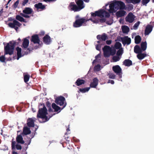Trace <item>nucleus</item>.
<instances>
[{"instance_id":"24","label":"nucleus","mask_w":154,"mask_h":154,"mask_svg":"<svg viewBox=\"0 0 154 154\" xmlns=\"http://www.w3.org/2000/svg\"><path fill=\"white\" fill-rule=\"evenodd\" d=\"M134 51L135 53L138 54L141 53L142 51L139 45H136L134 47Z\"/></svg>"},{"instance_id":"9","label":"nucleus","mask_w":154,"mask_h":154,"mask_svg":"<svg viewBox=\"0 0 154 154\" xmlns=\"http://www.w3.org/2000/svg\"><path fill=\"white\" fill-rule=\"evenodd\" d=\"M111 48L109 46H105L103 48L104 56L105 57H108L110 56V50Z\"/></svg>"},{"instance_id":"42","label":"nucleus","mask_w":154,"mask_h":154,"mask_svg":"<svg viewBox=\"0 0 154 154\" xmlns=\"http://www.w3.org/2000/svg\"><path fill=\"white\" fill-rule=\"evenodd\" d=\"M5 55H2L0 57V61L2 62H5Z\"/></svg>"},{"instance_id":"56","label":"nucleus","mask_w":154,"mask_h":154,"mask_svg":"<svg viewBox=\"0 0 154 154\" xmlns=\"http://www.w3.org/2000/svg\"><path fill=\"white\" fill-rule=\"evenodd\" d=\"M51 104L48 101L46 102V106L48 107H51Z\"/></svg>"},{"instance_id":"59","label":"nucleus","mask_w":154,"mask_h":154,"mask_svg":"<svg viewBox=\"0 0 154 154\" xmlns=\"http://www.w3.org/2000/svg\"><path fill=\"white\" fill-rule=\"evenodd\" d=\"M56 0H44V1L46 2H47L54 1H56Z\"/></svg>"},{"instance_id":"25","label":"nucleus","mask_w":154,"mask_h":154,"mask_svg":"<svg viewBox=\"0 0 154 154\" xmlns=\"http://www.w3.org/2000/svg\"><path fill=\"white\" fill-rule=\"evenodd\" d=\"M126 13V12L123 10H120L117 12L116 13V16L120 17L124 16Z\"/></svg>"},{"instance_id":"31","label":"nucleus","mask_w":154,"mask_h":154,"mask_svg":"<svg viewBox=\"0 0 154 154\" xmlns=\"http://www.w3.org/2000/svg\"><path fill=\"white\" fill-rule=\"evenodd\" d=\"M31 41L33 42L34 44H42V42L40 41V39H31Z\"/></svg>"},{"instance_id":"64","label":"nucleus","mask_w":154,"mask_h":154,"mask_svg":"<svg viewBox=\"0 0 154 154\" xmlns=\"http://www.w3.org/2000/svg\"><path fill=\"white\" fill-rule=\"evenodd\" d=\"M33 48H28L27 49L29 50V52H30L32 50Z\"/></svg>"},{"instance_id":"6","label":"nucleus","mask_w":154,"mask_h":154,"mask_svg":"<svg viewBox=\"0 0 154 154\" xmlns=\"http://www.w3.org/2000/svg\"><path fill=\"white\" fill-rule=\"evenodd\" d=\"M65 100V99L64 97L60 96L56 98L55 100V102L57 104L59 105L60 106L63 105V107L62 108V109H63L66 106V103H64Z\"/></svg>"},{"instance_id":"19","label":"nucleus","mask_w":154,"mask_h":154,"mask_svg":"<svg viewBox=\"0 0 154 154\" xmlns=\"http://www.w3.org/2000/svg\"><path fill=\"white\" fill-rule=\"evenodd\" d=\"M52 107L54 109L55 112H58V113L60 112L61 110L60 107L56 105L54 103H53L52 104Z\"/></svg>"},{"instance_id":"47","label":"nucleus","mask_w":154,"mask_h":154,"mask_svg":"<svg viewBox=\"0 0 154 154\" xmlns=\"http://www.w3.org/2000/svg\"><path fill=\"white\" fill-rule=\"evenodd\" d=\"M135 39V43L136 44H138L140 43L142 39Z\"/></svg>"},{"instance_id":"8","label":"nucleus","mask_w":154,"mask_h":154,"mask_svg":"<svg viewBox=\"0 0 154 154\" xmlns=\"http://www.w3.org/2000/svg\"><path fill=\"white\" fill-rule=\"evenodd\" d=\"M8 25L10 27L14 29L17 31V29H18L17 26L19 27L20 26L21 24L16 20H14L13 21V23H8Z\"/></svg>"},{"instance_id":"49","label":"nucleus","mask_w":154,"mask_h":154,"mask_svg":"<svg viewBox=\"0 0 154 154\" xmlns=\"http://www.w3.org/2000/svg\"><path fill=\"white\" fill-rule=\"evenodd\" d=\"M101 48V45H96V48L98 51H100Z\"/></svg>"},{"instance_id":"62","label":"nucleus","mask_w":154,"mask_h":154,"mask_svg":"<svg viewBox=\"0 0 154 154\" xmlns=\"http://www.w3.org/2000/svg\"><path fill=\"white\" fill-rule=\"evenodd\" d=\"M65 139L66 140V141L68 142L69 141V137H65Z\"/></svg>"},{"instance_id":"7","label":"nucleus","mask_w":154,"mask_h":154,"mask_svg":"<svg viewBox=\"0 0 154 154\" xmlns=\"http://www.w3.org/2000/svg\"><path fill=\"white\" fill-rule=\"evenodd\" d=\"M32 11V9L29 8H26L23 10V13H20V15L24 17L29 18L30 16L28 15L31 14Z\"/></svg>"},{"instance_id":"37","label":"nucleus","mask_w":154,"mask_h":154,"mask_svg":"<svg viewBox=\"0 0 154 154\" xmlns=\"http://www.w3.org/2000/svg\"><path fill=\"white\" fill-rule=\"evenodd\" d=\"M30 78L29 75H25L24 76V80L25 83H27L29 80Z\"/></svg>"},{"instance_id":"21","label":"nucleus","mask_w":154,"mask_h":154,"mask_svg":"<svg viewBox=\"0 0 154 154\" xmlns=\"http://www.w3.org/2000/svg\"><path fill=\"white\" fill-rule=\"evenodd\" d=\"M35 7L38 10L40 9L43 10L45 9V6L44 5H42L41 3H39L35 5Z\"/></svg>"},{"instance_id":"12","label":"nucleus","mask_w":154,"mask_h":154,"mask_svg":"<svg viewBox=\"0 0 154 154\" xmlns=\"http://www.w3.org/2000/svg\"><path fill=\"white\" fill-rule=\"evenodd\" d=\"M135 17L131 13H130L126 17V21L129 23H132L134 20Z\"/></svg>"},{"instance_id":"4","label":"nucleus","mask_w":154,"mask_h":154,"mask_svg":"<svg viewBox=\"0 0 154 154\" xmlns=\"http://www.w3.org/2000/svg\"><path fill=\"white\" fill-rule=\"evenodd\" d=\"M78 7L74 3H71L69 5V9L75 11H79L85 7L83 2L82 0H75Z\"/></svg>"},{"instance_id":"38","label":"nucleus","mask_w":154,"mask_h":154,"mask_svg":"<svg viewBox=\"0 0 154 154\" xmlns=\"http://www.w3.org/2000/svg\"><path fill=\"white\" fill-rule=\"evenodd\" d=\"M44 42L46 45H49L51 42V39H43Z\"/></svg>"},{"instance_id":"54","label":"nucleus","mask_w":154,"mask_h":154,"mask_svg":"<svg viewBox=\"0 0 154 154\" xmlns=\"http://www.w3.org/2000/svg\"><path fill=\"white\" fill-rule=\"evenodd\" d=\"M42 45V44H37V45L34 46V48L35 49H37L41 47Z\"/></svg>"},{"instance_id":"36","label":"nucleus","mask_w":154,"mask_h":154,"mask_svg":"<svg viewBox=\"0 0 154 154\" xmlns=\"http://www.w3.org/2000/svg\"><path fill=\"white\" fill-rule=\"evenodd\" d=\"M112 59L114 62H116L119 61L120 60V57L119 56H118L117 55L115 56L112 57Z\"/></svg>"},{"instance_id":"28","label":"nucleus","mask_w":154,"mask_h":154,"mask_svg":"<svg viewBox=\"0 0 154 154\" xmlns=\"http://www.w3.org/2000/svg\"><path fill=\"white\" fill-rule=\"evenodd\" d=\"M147 54L145 53H139L137 55V58L140 60H141L146 57Z\"/></svg>"},{"instance_id":"39","label":"nucleus","mask_w":154,"mask_h":154,"mask_svg":"<svg viewBox=\"0 0 154 154\" xmlns=\"http://www.w3.org/2000/svg\"><path fill=\"white\" fill-rule=\"evenodd\" d=\"M116 51L115 49H112L111 48V49L110 50V55H114L116 53Z\"/></svg>"},{"instance_id":"58","label":"nucleus","mask_w":154,"mask_h":154,"mask_svg":"<svg viewBox=\"0 0 154 154\" xmlns=\"http://www.w3.org/2000/svg\"><path fill=\"white\" fill-rule=\"evenodd\" d=\"M112 42V41L111 40H107L106 41V43L107 44L109 45Z\"/></svg>"},{"instance_id":"30","label":"nucleus","mask_w":154,"mask_h":154,"mask_svg":"<svg viewBox=\"0 0 154 154\" xmlns=\"http://www.w3.org/2000/svg\"><path fill=\"white\" fill-rule=\"evenodd\" d=\"M90 89V87H87L84 88H80L79 90L80 92L83 93L88 91Z\"/></svg>"},{"instance_id":"2","label":"nucleus","mask_w":154,"mask_h":154,"mask_svg":"<svg viewBox=\"0 0 154 154\" xmlns=\"http://www.w3.org/2000/svg\"><path fill=\"white\" fill-rule=\"evenodd\" d=\"M105 9L110 13L115 12L119 8L123 9L125 8L124 3L121 1L113 2L109 5L106 4L105 6Z\"/></svg>"},{"instance_id":"13","label":"nucleus","mask_w":154,"mask_h":154,"mask_svg":"<svg viewBox=\"0 0 154 154\" xmlns=\"http://www.w3.org/2000/svg\"><path fill=\"white\" fill-rule=\"evenodd\" d=\"M115 41L122 42L124 46L126 45H129L130 44L131 42V39H116Z\"/></svg>"},{"instance_id":"50","label":"nucleus","mask_w":154,"mask_h":154,"mask_svg":"<svg viewBox=\"0 0 154 154\" xmlns=\"http://www.w3.org/2000/svg\"><path fill=\"white\" fill-rule=\"evenodd\" d=\"M133 0L132 3L134 4L139 3L140 2L141 0Z\"/></svg>"},{"instance_id":"22","label":"nucleus","mask_w":154,"mask_h":154,"mask_svg":"<svg viewBox=\"0 0 154 154\" xmlns=\"http://www.w3.org/2000/svg\"><path fill=\"white\" fill-rule=\"evenodd\" d=\"M147 44L146 41L142 42L140 45V48L142 51H145L147 48Z\"/></svg>"},{"instance_id":"63","label":"nucleus","mask_w":154,"mask_h":154,"mask_svg":"<svg viewBox=\"0 0 154 154\" xmlns=\"http://www.w3.org/2000/svg\"><path fill=\"white\" fill-rule=\"evenodd\" d=\"M45 34V32L44 31H42L41 32L40 34L39 35H44Z\"/></svg>"},{"instance_id":"26","label":"nucleus","mask_w":154,"mask_h":154,"mask_svg":"<svg viewBox=\"0 0 154 154\" xmlns=\"http://www.w3.org/2000/svg\"><path fill=\"white\" fill-rule=\"evenodd\" d=\"M23 132L25 135H26L30 134L31 131L29 128L27 127H24L23 128Z\"/></svg>"},{"instance_id":"5","label":"nucleus","mask_w":154,"mask_h":154,"mask_svg":"<svg viewBox=\"0 0 154 154\" xmlns=\"http://www.w3.org/2000/svg\"><path fill=\"white\" fill-rule=\"evenodd\" d=\"M14 46V43H12L11 42L10 43H8L4 47L5 55L12 54H13Z\"/></svg>"},{"instance_id":"52","label":"nucleus","mask_w":154,"mask_h":154,"mask_svg":"<svg viewBox=\"0 0 154 154\" xmlns=\"http://www.w3.org/2000/svg\"><path fill=\"white\" fill-rule=\"evenodd\" d=\"M19 3V1L18 0H17L16 2H15L14 4V7L15 8H16L17 7L18 4Z\"/></svg>"},{"instance_id":"60","label":"nucleus","mask_w":154,"mask_h":154,"mask_svg":"<svg viewBox=\"0 0 154 154\" xmlns=\"http://www.w3.org/2000/svg\"><path fill=\"white\" fill-rule=\"evenodd\" d=\"M50 38V37L48 35H46L43 38Z\"/></svg>"},{"instance_id":"43","label":"nucleus","mask_w":154,"mask_h":154,"mask_svg":"<svg viewBox=\"0 0 154 154\" xmlns=\"http://www.w3.org/2000/svg\"><path fill=\"white\" fill-rule=\"evenodd\" d=\"M100 65L98 64L96 66L94 67V69L95 70H96L97 71H99L100 70Z\"/></svg>"},{"instance_id":"18","label":"nucleus","mask_w":154,"mask_h":154,"mask_svg":"<svg viewBox=\"0 0 154 154\" xmlns=\"http://www.w3.org/2000/svg\"><path fill=\"white\" fill-rule=\"evenodd\" d=\"M16 141L18 143L23 144L24 143V141L23 140V138L21 135L20 134L17 135L16 137Z\"/></svg>"},{"instance_id":"32","label":"nucleus","mask_w":154,"mask_h":154,"mask_svg":"<svg viewBox=\"0 0 154 154\" xmlns=\"http://www.w3.org/2000/svg\"><path fill=\"white\" fill-rule=\"evenodd\" d=\"M16 19L21 22H26L25 21V19L19 15H17L16 16Z\"/></svg>"},{"instance_id":"16","label":"nucleus","mask_w":154,"mask_h":154,"mask_svg":"<svg viewBox=\"0 0 154 154\" xmlns=\"http://www.w3.org/2000/svg\"><path fill=\"white\" fill-rule=\"evenodd\" d=\"M27 124L29 127H34V121L32 118H29L27 120Z\"/></svg>"},{"instance_id":"29","label":"nucleus","mask_w":154,"mask_h":154,"mask_svg":"<svg viewBox=\"0 0 154 154\" xmlns=\"http://www.w3.org/2000/svg\"><path fill=\"white\" fill-rule=\"evenodd\" d=\"M123 32L124 33H128L129 30V28L126 26H123L122 27Z\"/></svg>"},{"instance_id":"33","label":"nucleus","mask_w":154,"mask_h":154,"mask_svg":"<svg viewBox=\"0 0 154 154\" xmlns=\"http://www.w3.org/2000/svg\"><path fill=\"white\" fill-rule=\"evenodd\" d=\"M122 47V44H121L119 42H116L115 44L114 47L116 49H119L121 48V47Z\"/></svg>"},{"instance_id":"10","label":"nucleus","mask_w":154,"mask_h":154,"mask_svg":"<svg viewBox=\"0 0 154 154\" xmlns=\"http://www.w3.org/2000/svg\"><path fill=\"white\" fill-rule=\"evenodd\" d=\"M85 21V20L83 18L77 20L74 23L73 26L75 27H79L82 25Z\"/></svg>"},{"instance_id":"20","label":"nucleus","mask_w":154,"mask_h":154,"mask_svg":"<svg viewBox=\"0 0 154 154\" xmlns=\"http://www.w3.org/2000/svg\"><path fill=\"white\" fill-rule=\"evenodd\" d=\"M85 81L80 78L78 79L75 83V84L77 86H79L82 84H84Z\"/></svg>"},{"instance_id":"15","label":"nucleus","mask_w":154,"mask_h":154,"mask_svg":"<svg viewBox=\"0 0 154 154\" xmlns=\"http://www.w3.org/2000/svg\"><path fill=\"white\" fill-rule=\"evenodd\" d=\"M152 25H148L147 26L145 31L144 34L145 35L149 34L152 31Z\"/></svg>"},{"instance_id":"3","label":"nucleus","mask_w":154,"mask_h":154,"mask_svg":"<svg viewBox=\"0 0 154 154\" xmlns=\"http://www.w3.org/2000/svg\"><path fill=\"white\" fill-rule=\"evenodd\" d=\"M40 104L41 106H42V108L39 109L37 114V118H41L43 119H45V121H44V122L48 121L53 115L50 116L49 118H48L46 116L48 114L47 109L45 105L44 104Z\"/></svg>"},{"instance_id":"45","label":"nucleus","mask_w":154,"mask_h":154,"mask_svg":"<svg viewBox=\"0 0 154 154\" xmlns=\"http://www.w3.org/2000/svg\"><path fill=\"white\" fill-rule=\"evenodd\" d=\"M16 142L15 141H13L11 143V147L13 150L15 149Z\"/></svg>"},{"instance_id":"61","label":"nucleus","mask_w":154,"mask_h":154,"mask_svg":"<svg viewBox=\"0 0 154 154\" xmlns=\"http://www.w3.org/2000/svg\"><path fill=\"white\" fill-rule=\"evenodd\" d=\"M126 1L128 3H132L133 2L132 0H126Z\"/></svg>"},{"instance_id":"46","label":"nucleus","mask_w":154,"mask_h":154,"mask_svg":"<svg viewBox=\"0 0 154 154\" xmlns=\"http://www.w3.org/2000/svg\"><path fill=\"white\" fill-rule=\"evenodd\" d=\"M150 0H142V3L144 5H146L148 3Z\"/></svg>"},{"instance_id":"44","label":"nucleus","mask_w":154,"mask_h":154,"mask_svg":"<svg viewBox=\"0 0 154 154\" xmlns=\"http://www.w3.org/2000/svg\"><path fill=\"white\" fill-rule=\"evenodd\" d=\"M109 78L110 79H115L116 75L113 73H110L109 74Z\"/></svg>"},{"instance_id":"41","label":"nucleus","mask_w":154,"mask_h":154,"mask_svg":"<svg viewBox=\"0 0 154 154\" xmlns=\"http://www.w3.org/2000/svg\"><path fill=\"white\" fill-rule=\"evenodd\" d=\"M140 23V22L139 21H138L135 23L133 27V29H136L139 26Z\"/></svg>"},{"instance_id":"53","label":"nucleus","mask_w":154,"mask_h":154,"mask_svg":"<svg viewBox=\"0 0 154 154\" xmlns=\"http://www.w3.org/2000/svg\"><path fill=\"white\" fill-rule=\"evenodd\" d=\"M32 38H38L39 37L38 36V35L35 34L34 35L32 36Z\"/></svg>"},{"instance_id":"1","label":"nucleus","mask_w":154,"mask_h":154,"mask_svg":"<svg viewBox=\"0 0 154 154\" xmlns=\"http://www.w3.org/2000/svg\"><path fill=\"white\" fill-rule=\"evenodd\" d=\"M91 15L92 17H94L95 18L94 19L92 18L90 20L95 23H98L99 22L101 23H103L105 22L106 21L105 18H103L100 20L98 19L97 18V17H99L101 18L108 17L109 16V13L103 9L96 11L94 13H91Z\"/></svg>"},{"instance_id":"51","label":"nucleus","mask_w":154,"mask_h":154,"mask_svg":"<svg viewBox=\"0 0 154 154\" xmlns=\"http://www.w3.org/2000/svg\"><path fill=\"white\" fill-rule=\"evenodd\" d=\"M29 1V0H23V1L22 5L23 6H25L26 3H27Z\"/></svg>"},{"instance_id":"57","label":"nucleus","mask_w":154,"mask_h":154,"mask_svg":"<svg viewBox=\"0 0 154 154\" xmlns=\"http://www.w3.org/2000/svg\"><path fill=\"white\" fill-rule=\"evenodd\" d=\"M108 83H110L112 84H113L114 83V82L113 80H109L108 82Z\"/></svg>"},{"instance_id":"23","label":"nucleus","mask_w":154,"mask_h":154,"mask_svg":"<svg viewBox=\"0 0 154 154\" xmlns=\"http://www.w3.org/2000/svg\"><path fill=\"white\" fill-rule=\"evenodd\" d=\"M16 49L17 51V59L18 60L20 57L22 56L21 55L22 49L21 48H20L19 47H17Z\"/></svg>"},{"instance_id":"40","label":"nucleus","mask_w":154,"mask_h":154,"mask_svg":"<svg viewBox=\"0 0 154 154\" xmlns=\"http://www.w3.org/2000/svg\"><path fill=\"white\" fill-rule=\"evenodd\" d=\"M141 38V37L139 35H136V34L135 33H133L132 35V38Z\"/></svg>"},{"instance_id":"35","label":"nucleus","mask_w":154,"mask_h":154,"mask_svg":"<svg viewBox=\"0 0 154 154\" xmlns=\"http://www.w3.org/2000/svg\"><path fill=\"white\" fill-rule=\"evenodd\" d=\"M123 50L122 48H120L117 52V55L119 56L120 55H121L123 53Z\"/></svg>"},{"instance_id":"55","label":"nucleus","mask_w":154,"mask_h":154,"mask_svg":"<svg viewBox=\"0 0 154 154\" xmlns=\"http://www.w3.org/2000/svg\"><path fill=\"white\" fill-rule=\"evenodd\" d=\"M100 57V54H98L97 56H95V58L96 59L94 60L93 62H95L96 61V60L98 58Z\"/></svg>"},{"instance_id":"17","label":"nucleus","mask_w":154,"mask_h":154,"mask_svg":"<svg viewBox=\"0 0 154 154\" xmlns=\"http://www.w3.org/2000/svg\"><path fill=\"white\" fill-rule=\"evenodd\" d=\"M123 64L126 66H130L132 65L131 60L129 59H125L123 62Z\"/></svg>"},{"instance_id":"27","label":"nucleus","mask_w":154,"mask_h":154,"mask_svg":"<svg viewBox=\"0 0 154 154\" xmlns=\"http://www.w3.org/2000/svg\"><path fill=\"white\" fill-rule=\"evenodd\" d=\"M22 45L24 48H27L29 46V41L28 39H24Z\"/></svg>"},{"instance_id":"14","label":"nucleus","mask_w":154,"mask_h":154,"mask_svg":"<svg viewBox=\"0 0 154 154\" xmlns=\"http://www.w3.org/2000/svg\"><path fill=\"white\" fill-rule=\"evenodd\" d=\"M99 80L97 78H94L93 80V82L90 84L91 88H96L98 84Z\"/></svg>"},{"instance_id":"11","label":"nucleus","mask_w":154,"mask_h":154,"mask_svg":"<svg viewBox=\"0 0 154 154\" xmlns=\"http://www.w3.org/2000/svg\"><path fill=\"white\" fill-rule=\"evenodd\" d=\"M112 69L113 71L117 75H119L122 73V69L118 65L113 66Z\"/></svg>"},{"instance_id":"48","label":"nucleus","mask_w":154,"mask_h":154,"mask_svg":"<svg viewBox=\"0 0 154 154\" xmlns=\"http://www.w3.org/2000/svg\"><path fill=\"white\" fill-rule=\"evenodd\" d=\"M16 146L17 150H20L22 149V146L20 145L17 144L16 145Z\"/></svg>"},{"instance_id":"34","label":"nucleus","mask_w":154,"mask_h":154,"mask_svg":"<svg viewBox=\"0 0 154 154\" xmlns=\"http://www.w3.org/2000/svg\"><path fill=\"white\" fill-rule=\"evenodd\" d=\"M97 38H106L107 35L105 33H103L102 35H98L97 36Z\"/></svg>"}]
</instances>
